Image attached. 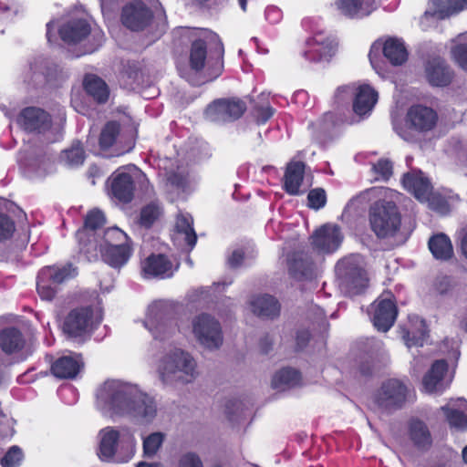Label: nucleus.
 Masks as SVG:
<instances>
[{
  "label": "nucleus",
  "instance_id": "f257e3e1",
  "mask_svg": "<svg viewBox=\"0 0 467 467\" xmlns=\"http://www.w3.org/2000/svg\"><path fill=\"white\" fill-rule=\"evenodd\" d=\"M96 397L99 409L111 418L127 417L150 424L157 416L155 400L136 384L107 380L98 389Z\"/></svg>",
  "mask_w": 467,
  "mask_h": 467
},
{
  "label": "nucleus",
  "instance_id": "f03ea898",
  "mask_svg": "<svg viewBox=\"0 0 467 467\" xmlns=\"http://www.w3.org/2000/svg\"><path fill=\"white\" fill-rule=\"evenodd\" d=\"M157 373L160 380L168 386L190 384L199 375L194 358L179 348L171 349L160 358Z\"/></svg>",
  "mask_w": 467,
  "mask_h": 467
},
{
  "label": "nucleus",
  "instance_id": "7ed1b4c3",
  "mask_svg": "<svg viewBox=\"0 0 467 467\" xmlns=\"http://www.w3.org/2000/svg\"><path fill=\"white\" fill-rule=\"evenodd\" d=\"M335 271L340 290L349 296L362 293L368 286V278L358 255L341 259Z\"/></svg>",
  "mask_w": 467,
  "mask_h": 467
},
{
  "label": "nucleus",
  "instance_id": "20e7f679",
  "mask_svg": "<svg viewBox=\"0 0 467 467\" xmlns=\"http://www.w3.org/2000/svg\"><path fill=\"white\" fill-rule=\"evenodd\" d=\"M369 223L378 238L394 236L400 230L401 215L393 202L379 200L369 208Z\"/></svg>",
  "mask_w": 467,
  "mask_h": 467
},
{
  "label": "nucleus",
  "instance_id": "39448f33",
  "mask_svg": "<svg viewBox=\"0 0 467 467\" xmlns=\"http://www.w3.org/2000/svg\"><path fill=\"white\" fill-rule=\"evenodd\" d=\"M437 119V113L432 109L422 105H415L409 109L404 124L395 123L394 130L404 140L412 142L417 140L416 133L432 130Z\"/></svg>",
  "mask_w": 467,
  "mask_h": 467
},
{
  "label": "nucleus",
  "instance_id": "423d86ee",
  "mask_svg": "<svg viewBox=\"0 0 467 467\" xmlns=\"http://www.w3.org/2000/svg\"><path fill=\"white\" fill-rule=\"evenodd\" d=\"M173 311L165 302H154L148 308L144 326L154 339L165 340L176 331V323L172 317Z\"/></svg>",
  "mask_w": 467,
  "mask_h": 467
},
{
  "label": "nucleus",
  "instance_id": "0eeeda50",
  "mask_svg": "<svg viewBox=\"0 0 467 467\" xmlns=\"http://www.w3.org/2000/svg\"><path fill=\"white\" fill-rule=\"evenodd\" d=\"M407 387L398 379H391L382 383L374 395V403L379 410L391 413L403 407L406 402Z\"/></svg>",
  "mask_w": 467,
  "mask_h": 467
},
{
  "label": "nucleus",
  "instance_id": "6e6552de",
  "mask_svg": "<svg viewBox=\"0 0 467 467\" xmlns=\"http://www.w3.org/2000/svg\"><path fill=\"white\" fill-rule=\"evenodd\" d=\"M192 331L200 345L207 349L216 350L223 345L221 325L208 314H202L193 319Z\"/></svg>",
  "mask_w": 467,
  "mask_h": 467
},
{
  "label": "nucleus",
  "instance_id": "1a4fd4ad",
  "mask_svg": "<svg viewBox=\"0 0 467 467\" xmlns=\"http://www.w3.org/2000/svg\"><path fill=\"white\" fill-rule=\"evenodd\" d=\"M93 309L90 306L72 309L65 317L63 332L70 338L84 341L92 331Z\"/></svg>",
  "mask_w": 467,
  "mask_h": 467
},
{
  "label": "nucleus",
  "instance_id": "9d476101",
  "mask_svg": "<svg viewBox=\"0 0 467 467\" xmlns=\"http://www.w3.org/2000/svg\"><path fill=\"white\" fill-rule=\"evenodd\" d=\"M127 239V235L118 227L105 232V246L102 250L103 260L113 267H120L127 263L130 255V246L126 244H113L112 241Z\"/></svg>",
  "mask_w": 467,
  "mask_h": 467
},
{
  "label": "nucleus",
  "instance_id": "9b49d317",
  "mask_svg": "<svg viewBox=\"0 0 467 467\" xmlns=\"http://www.w3.org/2000/svg\"><path fill=\"white\" fill-rule=\"evenodd\" d=\"M120 19L124 26L131 31L139 32L150 25L153 12L144 2L135 0L122 7Z\"/></svg>",
  "mask_w": 467,
  "mask_h": 467
},
{
  "label": "nucleus",
  "instance_id": "f8f14e48",
  "mask_svg": "<svg viewBox=\"0 0 467 467\" xmlns=\"http://www.w3.org/2000/svg\"><path fill=\"white\" fill-rule=\"evenodd\" d=\"M382 49L384 57L389 61L392 66H401L408 60V51L404 43L396 37H389L385 40L384 44L374 43L369 52V60L375 67L374 59L377 57L375 52Z\"/></svg>",
  "mask_w": 467,
  "mask_h": 467
},
{
  "label": "nucleus",
  "instance_id": "ddd939ff",
  "mask_svg": "<svg viewBox=\"0 0 467 467\" xmlns=\"http://www.w3.org/2000/svg\"><path fill=\"white\" fill-rule=\"evenodd\" d=\"M246 110L245 103L240 99H222L211 104L207 112L213 115V120L231 121L240 119Z\"/></svg>",
  "mask_w": 467,
  "mask_h": 467
},
{
  "label": "nucleus",
  "instance_id": "4468645a",
  "mask_svg": "<svg viewBox=\"0 0 467 467\" xmlns=\"http://www.w3.org/2000/svg\"><path fill=\"white\" fill-rule=\"evenodd\" d=\"M311 239L314 250L318 253H332L339 247L343 236L338 226L326 224L317 229Z\"/></svg>",
  "mask_w": 467,
  "mask_h": 467
},
{
  "label": "nucleus",
  "instance_id": "2eb2a0df",
  "mask_svg": "<svg viewBox=\"0 0 467 467\" xmlns=\"http://www.w3.org/2000/svg\"><path fill=\"white\" fill-rule=\"evenodd\" d=\"M393 297L389 295V297L378 299L374 303L373 324L379 331L387 332L396 320L398 309Z\"/></svg>",
  "mask_w": 467,
  "mask_h": 467
},
{
  "label": "nucleus",
  "instance_id": "dca6fc26",
  "mask_svg": "<svg viewBox=\"0 0 467 467\" xmlns=\"http://www.w3.org/2000/svg\"><path fill=\"white\" fill-rule=\"evenodd\" d=\"M30 69L33 76L43 75L46 83L54 88L59 87L67 78V74L63 68L47 58H36L30 65Z\"/></svg>",
  "mask_w": 467,
  "mask_h": 467
},
{
  "label": "nucleus",
  "instance_id": "f3484780",
  "mask_svg": "<svg viewBox=\"0 0 467 467\" xmlns=\"http://www.w3.org/2000/svg\"><path fill=\"white\" fill-rule=\"evenodd\" d=\"M426 77L429 83L435 87H446L453 78V71L446 61L440 57L429 59L425 65Z\"/></svg>",
  "mask_w": 467,
  "mask_h": 467
},
{
  "label": "nucleus",
  "instance_id": "a211bd4d",
  "mask_svg": "<svg viewBox=\"0 0 467 467\" xmlns=\"http://www.w3.org/2000/svg\"><path fill=\"white\" fill-rule=\"evenodd\" d=\"M22 126L30 132L42 133L51 127L50 115L39 108L30 107L25 109L20 115Z\"/></svg>",
  "mask_w": 467,
  "mask_h": 467
},
{
  "label": "nucleus",
  "instance_id": "6ab92c4d",
  "mask_svg": "<svg viewBox=\"0 0 467 467\" xmlns=\"http://www.w3.org/2000/svg\"><path fill=\"white\" fill-rule=\"evenodd\" d=\"M289 274L296 279H311L315 275V265L303 251L294 252L287 257Z\"/></svg>",
  "mask_w": 467,
  "mask_h": 467
},
{
  "label": "nucleus",
  "instance_id": "aec40b11",
  "mask_svg": "<svg viewBox=\"0 0 467 467\" xmlns=\"http://www.w3.org/2000/svg\"><path fill=\"white\" fill-rule=\"evenodd\" d=\"M90 31V25L85 19H75L64 24L58 33L64 42L75 45L84 40Z\"/></svg>",
  "mask_w": 467,
  "mask_h": 467
},
{
  "label": "nucleus",
  "instance_id": "412c9836",
  "mask_svg": "<svg viewBox=\"0 0 467 467\" xmlns=\"http://www.w3.org/2000/svg\"><path fill=\"white\" fill-rule=\"evenodd\" d=\"M172 263L164 254H152L142 263V272L146 277H164L171 275Z\"/></svg>",
  "mask_w": 467,
  "mask_h": 467
},
{
  "label": "nucleus",
  "instance_id": "4be33fe9",
  "mask_svg": "<svg viewBox=\"0 0 467 467\" xmlns=\"http://www.w3.org/2000/svg\"><path fill=\"white\" fill-rule=\"evenodd\" d=\"M252 311L265 319H275L280 315V304L272 296H258L251 300Z\"/></svg>",
  "mask_w": 467,
  "mask_h": 467
},
{
  "label": "nucleus",
  "instance_id": "5701e85b",
  "mask_svg": "<svg viewBox=\"0 0 467 467\" xmlns=\"http://www.w3.org/2000/svg\"><path fill=\"white\" fill-rule=\"evenodd\" d=\"M378 0H336V5L342 15L348 17L368 16Z\"/></svg>",
  "mask_w": 467,
  "mask_h": 467
},
{
  "label": "nucleus",
  "instance_id": "b1692460",
  "mask_svg": "<svg viewBox=\"0 0 467 467\" xmlns=\"http://www.w3.org/2000/svg\"><path fill=\"white\" fill-rule=\"evenodd\" d=\"M135 183L129 173H119L111 182V193L119 202L128 203L134 195Z\"/></svg>",
  "mask_w": 467,
  "mask_h": 467
},
{
  "label": "nucleus",
  "instance_id": "393cba45",
  "mask_svg": "<svg viewBox=\"0 0 467 467\" xmlns=\"http://www.w3.org/2000/svg\"><path fill=\"white\" fill-rule=\"evenodd\" d=\"M378 99L377 92L368 85L359 87L353 101V111L362 117L371 111Z\"/></svg>",
  "mask_w": 467,
  "mask_h": 467
},
{
  "label": "nucleus",
  "instance_id": "a878e982",
  "mask_svg": "<svg viewBox=\"0 0 467 467\" xmlns=\"http://www.w3.org/2000/svg\"><path fill=\"white\" fill-rule=\"evenodd\" d=\"M305 163L295 161L287 164L284 180L285 190L290 194H297L304 179Z\"/></svg>",
  "mask_w": 467,
  "mask_h": 467
},
{
  "label": "nucleus",
  "instance_id": "bb28decb",
  "mask_svg": "<svg viewBox=\"0 0 467 467\" xmlns=\"http://www.w3.org/2000/svg\"><path fill=\"white\" fill-rule=\"evenodd\" d=\"M25 343L23 334L16 327H7L0 332V348L6 354L20 351Z\"/></svg>",
  "mask_w": 467,
  "mask_h": 467
},
{
  "label": "nucleus",
  "instance_id": "cd10ccee",
  "mask_svg": "<svg viewBox=\"0 0 467 467\" xmlns=\"http://www.w3.org/2000/svg\"><path fill=\"white\" fill-rule=\"evenodd\" d=\"M402 182L405 188L411 191L414 196L423 202L431 192V185L427 178L407 173L403 176Z\"/></svg>",
  "mask_w": 467,
  "mask_h": 467
},
{
  "label": "nucleus",
  "instance_id": "c85d7f7f",
  "mask_svg": "<svg viewBox=\"0 0 467 467\" xmlns=\"http://www.w3.org/2000/svg\"><path fill=\"white\" fill-rule=\"evenodd\" d=\"M119 440V431L112 428H106L100 431L99 456L103 460H111L117 450Z\"/></svg>",
  "mask_w": 467,
  "mask_h": 467
},
{
  "label": "nucleus",
  "instance_id": "c756f323",
  "mask_svg": "<svg viewBox=\"0 0 467 467\" xmlns=\"http://www.w3.org/2000/svg\"><path fill=\"white\" fill-rule=\"evenodd\" d=\"M81 364L72 357L58 358L51 366L53 375L59 379H74L79 372Z\"/></svg>",
  "mask_w": 467,
  "mask_h": 467
},
{
  "label": "nucleus",
  "instance_id": "7c9ffc66",
  "mask_svg": "<svg viewBox=\"0 0 467 467\" xmlns=\"http://www.w3.org/2000/svg\"><path fill=\"white\" fill-rule=\"evenodd\" d=\"M84 88L97 102L105 103L109 99L107 84L96 75H86L83 81Z\"/></svg>",
  "mask_w": 467,
  "mask_h": 467
},
{
  "label": "nucleus",
  "instance_id": "2f4dec72",
  "mask_svg": "<svg viewBox=\"0 0 467 467\" xmlns=\"http://www.w3.org/2000/svg\"><path fill=\"white\" fill-rule=\"evenodd\" d=\"M299 381V372L296 369L286 368L275 374L272 379V387L279 391H285L298 386Z\"/></svg>",
  "mask_w": 467,
  "mask_h": 467
},
{
  "label": "nucleus",
  "instance_id": "473e14b6",
  "mask_svg": "<svg viewBox=\"0 0 467 467\" xmlns=\"http://www.w3.org/2000/svg\"><path fill=\"white\" fill-rule=\"evenodd\" d=\"M429 248L436 259L447 260L453 254L450 239L444 234H438L429 240Z\"/></svg>",
  "mask_w": 467,
  "mask_h": 467
},
{
  "label": "nucleus",
  "instance_id": "72a5a7b5",
  "mask_svg": "<svg viewBox=\"0 0 467 467\" xmlns=\"http://www.w3.org/2000/svg\"><path fill=\"white\" fill-rule=\"evenodd\" d=\"M448 364L444 359L436 360L423 378V385L427 391L432 392L437 384L447 372Z\"/></svg>",
  "mask_w": 467,
  "mask_h": 467
},
{
  "label": "nucleus",
  "instance_id": "f704fd0d",
  "mask_svg": "<svg viewBox=\"0 0 467 467\" xmlns=\"http://www.w3.org/2000/svg\"><path fill=\"white\" fill-rule=\"evenodd\" d=\"M410 434L417 447L422 449L430 447L431 443V433L421 420H416L410 422Z\"/></svg>",
  "mask_w": 467,
  "mask_h": 467
},
{
  "label": "nucleus",
  "instance_id": "c9c22d12",
  "mask_svg": "<svg viewBox=\"0 0 467 467\" xmlns=\"http://www.w3.org/2000/svg\"><path fill=\"white\" fill-rule=\"evenodd\" d=\"M207 56L206 43L202 39L192 42L190 51V66L195 71H200L205 65Z\"/></svg>",
  "mask_w": 467,
  "mask_h": 467
},
{
  "label": "nucleus",
  "instance_id": "e433bc0d",
  "mask_svg": "<svg viewBox=\"0 0 467 467\" xmlns=\"http://www.w3.org/2000/svg\"><path fill=\"white\" fill-rule=\"evenodd\" d=\"M435 14L439 18L444 19L456 14L467 5V0H434Z\"/></svg>",
  "mask_w": 467,
  "mask_h": 467
},
{
  "label": "nucleus",
  "instance_id": "4c0bfd02",
  "mask_svg": "<svg viewBox=\"0 0 467 467\" xmlns=\"http://www.w3.org/2000/svg\"><path fill=\"white\" fill-rule=\"evenodd\" d=\"M120 131V124L117 121H109L101 130L99 146L102 150L109 149L116 141Z\"/></svg>",
  "mask_w": 467,
  "mask_h": 467
},
{
  "label": "nucleus",
  "instance_id": "58836bf2",
  "mask_svg": "<svg viewBox=\"0 0 467 467\" xmlns=\"http://www.w3.org/2000/svg\"><path fill=\"white\" fill-rule=\"evenodd\" d=\"M75 269L72 268L71 265H67L62 268H56L54 266H47L43 268L41 272L42 280H49L55 284L63 283L67 277L72 275V271Z\"/></svg>",
  "mask_w": 467,
  "mask_h": 467
},
{
  "label": "nucleus",
  "instance_id": "ea45409f",
  "mask_svg": "<svg viewBox=\"0 0 467 467\" xmlns=\"http://www.w3.org/2000/svg\"><path fill=\"white\" fill-rule=\"evenodd\" d=\"M85 158V151L79 141L74 142L69 149L63 150L61 153V159L71 167L82 164Z\"/></svg>",
  "mask_w": 467,
  "mask_h": 467
},
{
  "label": "nucleus",
  "instance_id": "a19ab883",
  "mask_svg": "<svg viewBox=\"0 0 467 467\" xmlns=\"http://www.w3.org/2000/svg\"><path fill=\"white\" fill-rule=\"evenodd\" d=\"M208 38L210 41L214 43V47L211 50L210 59H215V64L213 66V78H216L221 74L223 69V56L224 49L222 41L216 34L210 32Z\"/></svg>",
  "mask_w": 467,
  "mask_h": 467
},
{
  "label": "nucleus",
  "instance_id": "79ce46f5",
  "mask_svg": "<svg viewBox=\"0 0 467 467\" xmlns=\"http://www.w3.org/2000/svg\"><path fill=\"white\" fill-rule=\"evenodd\" d=\"M165 435L156 431L150 433L143 440V452L146 457H153L163 443Z\"/></svg>",
  "mask_w": 467,
  "mask_h": 467
},
{
  "label": "nucleus",
  "instance_id": "37998d69",
  "mask_svg": "<svg viewBox=\"0 0 467 467\" xmlns=\"http://www.w3.org/2000/svg\"><path fill=\"white\" fill-rule=\"evenodd\" d=\"M177 232L185 235V242L192 248L195 245L197 235L192 226V223L184 215H178L175 225Z\"/></svg>",
  "mask_w": 467,
  "mask_h": 467
},
{
  "label": "nucleus",
  "instance_id": "c03bdc74",
  "mask_svg": "<svg viewBox=\"0 0 467 467\" xmlns=\"http://www.w3.org/2000/svg\"><path fill=\"white\" fill-rule=\"evenodd\" d=\"M429 337V331L426 327V324L424 320H420L418 334L416 335L414 332L407 331L403 335V339L405 340L406 345L410 348L412 346H422L423 342Z\"/></svg>",
  "mask_w": 467,
  "mask_h": 467
},
{
  "label": "nucleus",
  "instance_id": "a18cd8bd",
  "mask_svg": "<svg viewBox=\"0 0 467 467\" xmlns=\"http://www.w3.org/2000/svg\"><path fill=\"white\" fill-rule=\"evenodd\" d=\"M441 410L444 411L446 419L451 427L458 429H465L467 427V417L462 411L447 407H442Z\"/></svg>",
  "mask_w": 467,
  "mask_h": 467
},
{
  "label": "nucleus",
  "instance_id": "49530a36",
  "mask_svg": "<svg viewBox=\"0 0 467 467\" xmlns=\"http://www.w3.org/2000/svg\"><path fill=\"white\" fill-rule=\"evenodd\" d=\"M161 214L160 208L153 204H148L141 209L140 223L145 228H150Z\"/></svg>",
  "mask_w": 467,
  "mask_h": 467
},
{
  "label": "nucleus",
  "instance_id": "de8ad7c7",
  "mask_svg": "<svg viewBox=\"0 0 467 467\" xmlns=\"http://www.w3.org/2000/svg\"><path fill=\"white\" fill-rule=\"evenodd\" d=\"M23 457L22 450L18 446H12L1 460L3 467H16Z\"/></svg>",
  "mask_w": 467,
  "mask_h": 467
},
{
  "label": "nucleus",
  "instance_id": "09e8293b",
  "mask_svg": "<svg viewBox=\"0 0 467 467\" xmlns=\"http://www.w3.org/2000/svg\"><path fill=\"white\" fill-rule=\"evenodd\" d=\"M451 55L455 62L464 71H467V44L456 43L451 49Z\"/></svg>",
  "mask_w": 467,
  "mask_h": 467
},
{
  "label": "nucleus",
  "instance_id": "8fccbe9b",
  "mask_svg": "<svg viewBox=\"0 0 467 467\" xmlns=\"http://www.w3.org/2000/svg\"><path fill=\"white\" fill-rule=\"evenodd\" d=\"M308 205L313 209H319L326 204V192L322 188L313 189L307 195Z\"/></svg>",
  "mask_w": 467,
  "mask_h": 467
},
{
  "label": "nucleus",
  "instance_id": "3c124183",
  "mask_svg": "<svg viewBox=\"0 0 467 467\" xmlns=\"http://www.w3.org/2000/svg\"><path fill=\"white\" fill-rule=\"evenodd\" d=\"M178 467H203V463L197 453L188 451L179 457Z\"/></svg>",
  "mask_w": 467,
  "mask_h": 467
},
{
  "label": "nucleus",
  "instance_id": "603ef678",
  "mask_svg": "<svg viewBox=\"0 0 467 467\" xmlns=\"http://www.w3.org/2000/svg\"><path fill=\"white\" fill-rule=\"evenodd\" d=\"M49 280H42L41 272L37 276L36 289L42 299L51 301L57 293L56 289L48 284Z\"/></svg>",
  "mask_w": 467,
  "mask_h": 467
},
{
  "label": "nucleus",
  "instance_id": "864d4df0",
  "mask_svg": "<svg viewBox=\"0 0 467 467\" xmlns=\"http://www.w3.org/2000/svg\"><path fill=\"white\" fill-rule=\"evenodd\" d=\"M106 222L104 214L99 210L91 211L86 217L85 226L91 230L101 227Z\"/></svg>",
  "mask_w": 467,
  "mask_h": 467
},
{
  "label": "nucleus",
  "instance_id": "5fc2aeb1",
  "mask_svg": "<svg viewBox=\"0 0 467 467\" xmlns=\"http://www.w3.org/2000/svg\"><path fill=\"white\" fill-rule=\"evenodd\" d=\"M14 231V222L6 214L0 213V240L10 238Z\"/></svg>",
  "mask_w": 467,
  "mask_h": 467
},
{
  "label": "nucleus",
  "instance_id": "6e6d98bb",
  "mask_svg": "<svg viewBox=\"0 0 467 467\" xmlns=\"http://www.w3.org/2000/svg\"><path fill=\"white\" fill-rule=\"evenodd\" d=\"M454 285L455 282L447 275L438 276L434 284L436 291L441 296L449 294Z\"/></svg>",
  "mask_w": 467,
  "mask_h": 467
},
{
  "label": "nucleus",
  "instance_id": "4d7b16f0",
  "mask_svg": "<svg viewBox=\"0 0 467 467\" xmlns=\"http://www.w3.org/2000/svg\"><path fill=\"white\" fill-rule=\"evenodd\" d=\"M423 202H428L429 206L441 213H445L448 211L447 201L441 195L431 193L428 199Z\"/></svg>",
  "mask_w": 467,
  "mask_h": 467
},
{
  "label": "nucleus",
  "instance_id": "13d9d810",
  "mask_svg": "<svg viewBox=\"0 0 467 467\" xmlns=\"http://www.w3.org/2000/svg\"><path fill=\"white\" fill-rule=\"evenodd\" d=\"M373 170L384 180H388L392 175V163L388 159H381L373 165Z\"/></svg>",
  "mask_w": 467,
  "mask_h": 467
},
{
  "label": "nucleus",
  "instance_id": "bf43d9fd",
  "mask_svg": "<svg viewBox=\"0 0 467 467\" xmlns=\"http://www.w3.org/2000/svg\"><path fill=\"white\" fill-rule=\"evenodd\" d=\"M253 111L257 122L262 123L267 121L274 113V110L271 107H262L257 105L256 103H254Z\"/></svg>",
  "mask_w": 467,
  "mask_h": 467
},
{
  "label": "nucleus",
  "instance_id": "052dcab7",
  "mask_svg": "<svg viewBox=\"0 0 467 467\" xmlns=\"http://www.w3.org/2000/svg\"><path fill=\"white\" fill-rule=\"evenodd\" d=\"M167 181L174 187L184 190L187 186V178L185 175L171 171L167 175Z\"/></svg>",
  "mask_w": 467,
  "mask_h": 467
},
{
  "label": "nucleus",
  "instance_id": "680f3d73",
  "mask_svg": "<svg viewBox=\"0 0 467 467\" xmlns=\"http://www.w3.org/2000/svg\"><path fill=\"white\" fill-rule=\"evenodd\" d=\"M311 335L308 330L301 329L296 333V350H303L309 343Z\"/></svg>",
  "mask_w": 467,
  "mask_h": 467
},
{
  "label": "nucleus",
  "instance_id": "e2e57ef3",
  "mask_svg": "<svg viewBox=\"0 0 467 467\" xmlns=\"http://www.w3.org/2000/svg\"><path fill=\"white\" fill-rule=\"evenodd\" d=\"M244 254L240 250L234 251L228 259L231 267L236 268L240 266L244 261Z\"/></svg>",
  "mask_w": 467,
  "mask_h": 467
},
{
  "label": "nucleus",
  "instance_id": "0e129e2a",
  "mask_svg": "<svg viewBox=\"0 0 467 467\" xmlns=\"http://www.w3.org/2000/svg\"><path fill=\"white\" fill-rule=\"evenodd\" d=\"M337 43L334 41H328L326 43V46L323 47V50L321 51V56L324 57H332V55L335 53V50L337 48Z\"/></svg>",
  "mask_w": 467,
  "mask_h": 467
},
{
  "label": "nucleus",
  "instance_id": "69168bd1",
  "mask_svg": "<svg viewBox=\"0 0 467 467\" xmlns=\"http://www.w3.org/2000/svg\"><path fill=\"white\" fill-rule=\"evenodd\" d=\"M260 348L264 354H268L272 348V340L268 336H265L260 339Z\"/></svg>",
  "mask_w": 467,
  "mask_h": 467
},
{
  "label": "nucleus",
  "instance_id": "338daca9",
  "mask_svg": "<svg viewBox=\"0 0 467 467\" xmlns=\"http://www.w3.org/2000/svg\"><path fill=\"white\" fill-rule=\"evenodd\" d=\"M359 371L364 376H370L373 372V366L369 362H362L359 367Z\"/></svg>",
  "mask_w": 467,
  "mask_h": 467
},
{
  "label": "nucleus",
  "instance_id": "774afa93",
  "mask_svg": "<svg viewBox=\"0 0 467 467\" xmlns=\"http://www.w3.org/2000/svg\"><path fill=\"white\" fill-rule=\"evenodd\" d=\"M323 121L326 124H330L331 127L335 125L336 122V117L331 112H327L323 117Z\"/></svg>",
  "mask_w": 467,
  "mask_h": 467
}]
</instances>
